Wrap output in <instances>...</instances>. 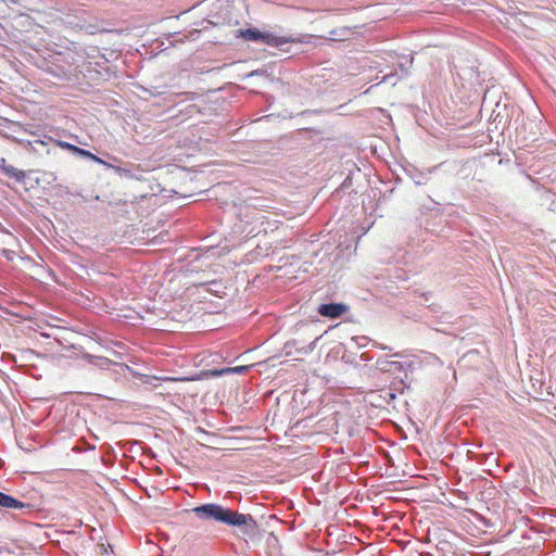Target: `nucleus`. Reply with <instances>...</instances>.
<instances>
[{
    "instance_id": "nucleus-3",
    "label": "nucleus",
    "mask_w": 556,
    "mask_h": 556,
    "mask_svg": "<svg viewBox=\"0 0 556 556\" xmlns=\"http://www.w3.org/2000/svg\"><path fill=\"white\" fill-rule=\"evenodd\" d=\"M377 367L383 372H389L394 376L404 374V376L407 377V372L413 371L414 364L413 362H397L389 361L387 358H379L377 361Z\"/></svg>"
},
{
    "instance_id": "nucleus-12",
    "label": "nucleus",
    "mask_w": 556,
    "mask_h": 556,
    "mask_svg": "<svg viewBox=\"0 0 556 556\" xmlns=\"http://www.w3.org/2000/svg\"><path fill=\"white\" fill-rule=\"evenodd\" d=\"M248 366H237V367H228L224 368L222 370H216L214 375H223V374H229V372H236V374H243L248 370Z\"/></svg>"
},
{
    "instance_id": "nucleus-4",
    "label": "nucleus",
    "mask_w": 556,
    "mask_h": 556,
    "mask_svg": "<svg viewBox=\"0 0 556 556\" xmlns=\"http://www.w3.org/2000/svg\"><path fill=\"white\" fill-rule=\"evenodd\" d=\"M349 306L343 303L320 304L317 308L319 315L329 318H338L348 312Z\"/></svg>"
},
{
    "instance_id": "nucleus-10",
    "label": "nucleus",
    "mask_w": 556,
    "mask_h": 556,
    "mask_svg": "<svg viewBox=\"0 0 556 556\" xmlns=\"http://www.w3.org/2000/svg\"><path fill=\"white\" fill-rule=\"evenodd\" d=\"M85 357L89 359L90 364L98 366L102 369L109 368V366L112 364V362L106 357H98L92 356L90 354L86 355Z\"/></svg>"
},
{
    "instance_id": "nucleus-18",
    "label": "nucleus",
    "mask_w": 556,
    "mask_h": 556,
    "mask_svg": "<svg viewBox=\"0 0 556 556\" xmlns=\"http://www.w3.org/2000/svg\"><path fill=\"white\" fill-rule=\"evenodd\" d=\"M317 339H315L313 342L309 343V345L307 346V349L305 350V353H311L314 351L315 349V342H316Z\"/></svg>"
},
{
    "instance_id": "nucleus-8",
    "label": "nucleus",
    "mask_w": 556,
    "mask_h": 556,
    "mask_svg": "<svg viewBox=\"0 0 556 556\" xmlns=\"http://www.w3.org/2000/svg\"><path fill=\"white\" fill-rule=\"evenodd\" d=\"M241 36H242V38H244L245 40H249V41L265 40V38H266V35L262 34L257 29H252V28L242 30Z\"/></svg>"
},
{
    "instance_id": "nucleus-7",
    "label": "nucleus",
    "mask_w": 556,
    "mask_h": 556,
    "mask_svg": "<svg viewBox=\"0 0 556 556\" xmlns=\"http://www.w3.org/2000/svg\"><path fill=\"white\" fill-rule=\"evenodd\" d=\"M354 34L352 27L341 26L329 31V38L334 41H343Z\"/></svg>"
},
{
    "instance_id": "nucleus-14",
    "label": "nucleus",
    "mask_w": 556,
    "mask_h": 556,
    "mask_svg": "<svg viewBox=\"0 0 556 556\" xmlns=\"http://www.w3.org/2000/svg\"><path fill=\"white\" fill-rule=\"evenodd\" d=\"M48 72L51 73L54 77L63 78L66 76V73L63 68L59 66H49Z\"/></svg>"
},
{
    "instance_id": "nucleus-11",
    "label": "nucleus",
    "mask_w": 556,
    "mask_h": 556,
    "mask_svg": "<svg viewBox=\"0 0 556 556\" xmlns=\"http://www.w3.org/2000/svg\"><path fill=\"white\" fill-rule=\"evenodd\" d=\"M12 125H13V127H17L22 131H24L26 134H29V135H31L35 138H40L41 137V131H40L39 127H37V126L29 125L27 127H24V126H22L18 123H12Z\"/></svg>"
},
{
    "instance_id": "nucleus-22",
    "label": "nucleus",
    "mask_w": 556,
    "mask_h": 556,
    "mask_svg": "<svg viewBox=\"0 0 556 556\" xmlns=\"http://www.w3.org/2000/svg\"><path fill=\"white\" fill-rule=\"evenodd\" d=\"M394 357H400L401 356V353H394L393 354Z\"/></svg>"
},
{
    "instance_id": "nucleus-9",
    "label": "nucleus",
    "mask_w": 556,
    "mask_h": 556,
    "mask_svg": "<svg viewBox=\"0 0 556 556\" xmlns=\"http://www.w3.org/2000/svg\"><path fill=\"white\" fill-rule=\"evenodd\" d=\"M2 173L10 178L16 179L17 181H23L25 178V173L21 169L15 168L12 165H7L5 167H3Z\"/></svg>"
},
{
    "instance_id": "nucleus-5",
    "label": "nucleus",
    "mask_w": 556,
    "mask_h": 556,
    "mask_svg": "<svg viewBox=\"0 0 556 556\" xmlns=\"http://www.w3.org/2000/svg\"><path fill=\"white\" fill-rule=\"evenodd\" d=\"M414 58L408 55H396L393 70L400 72V78L406 77L413 65Z\"/></svg>"
},
{
    "instance_id": "nucleus-17",
    "label": "nucleus",
    "mask_w": 556,
    "mask_h": 556,
    "mask_svg": "<svg viewBox=\"0 0 556 556\" xmlns=\"http://www.w3.org/2000/svg\"><path fill=\"white\" fill-rule=\"evenodd\" d=\"M394 77V73L391 72L390 74H387L383 76L382 81L383 83H391L392 85H395V81H392L391 79Z\"/></svg>"
},
{
    "instance_id": "nucleus-21",
    "label": "nucleus",
    "mask_w": 556,
    "mask_h": 556,
    "mask_svg": "<svg viewBox=\"0 0 556 556\" xmlns=\"http://www.w3.org/2000/svg\"><path fill=\"white\" fill-rule=\"evenodd\" d=\"M379 348H380L381 350H390V348H389V346H386V345H382V344H379Z\"/></svg>"
},
{
    "instance_id": "nucleus-16",
    "label": "nucleus",
    "mask_w": 556,
    "mask_h": 556,
    "mask_svg": "<svg viewBox=\"0 0 556 556\" xmlns=\"http://www.w3.org/2000/svg\"><path fill=\"white\" fill-rule=\"evenodd\" d=\"M52 142H54L56 146L63 148V149H66L68 151L72 150V148L74 147V144L72 143H68V142H65V141H56V140H53Z\"/></svg>"
},
{
    "instance_id": "nucleus-13",
    "label": "nucleus",
    "mask_w": 556,
    "mask_h": 556,
    "mask_svg": "<svg viewBox=\"0 0 556 556\" xmlns=\"http://www.w3.org/2000/svg\"><path fill=\"white\" fill-rule=\"evenodd\" d=\"M77 155L80 157L90 159L99 164H104V165L106 164L103 160H101L97 155L92 154L90 151L85 150L83 148L79 149V152L77 153Z\"/></svg>"
},
{
    "instance_id": "nucleus-20",
    "label": "nucleus",
    "mask_w": 556,
    "mask_h": 556,
    "mask_svg": "<svg viewBox=\"0 0 556 556\" xmlns=\"http://www.w3.org/2000/svg\"><path fill=\"white\" fill-rule=\"evenodd\" d=\"M79 149H80L79 147L74 146V147L72 148L71 152H72L73 154L77 155V153L79 152Z\"/></svg>"
},
{
    "instance_id": "nucleus-2",
    "label": "nucleus",
    "mask_w": 556,
    "mask_h": 556,
    "mask_svg": "<svg viewBox=\"0 0 556 556\" xmlns=\"http://www.w3.org/2000/svg\"><path fill=\"white\" fill-rule=\"evenodd\" d=\"M2 137L12 142H15V143L22 146L26 151L34 152V153H40L39 148L43 149L49 144L50 141H53V138L49 137L47 135H45L40 138H36L34 140H26V139L18 138L16 136L10 135V134H2Z\"/></svg>"
},
{
    "instance_id": "nucleus-15",
    "label": "nucleus",
    "mask_w": 556,
    "mask_h": 556,
    "mask_svg": "<svg viewBox=\"0 0 556 556\" xmlns=\"http://www.w3.org/2000/svg\"><path fill=\"white\" fill-rule=\"evenodd\" d=\"M22 0H0V5H4L8 9H12V5H21Z\"/></svg>"
},
{
    "instance_id": "nucleus-19",
    "label": "nucleus",
    "mask_w": 556,
    "mask_h": 556,
    "mask_svg": "<svg viewBox=\"0 0 556 556\" xmlns=\"http://www.w3.org/2000/svg\"><path fill=\"white\" fill-rule=\"evenodd\" d=\"M8 164H7V161L4 157H0V169L1 172H3V167H5Z\"/></svg>"
},
{
    "instance_id": "nucleus-6",
    "label": "nucleus",
    "mask_w": 556,
    "mask_h": 556,
    "mask_svg": "<svg viewBox=\"0 0 556 556\" xmlns=\"http://www.w3.org/2000/svg\"><path fill=\"white\" fill-rule=\"evenodd\" d=\"M26 505L25 503L16 500L15 497L0 492V508L22 509Z\"/></svg>"
},
{
    "instance_id": "nucleus-1",
    "label": "nucleus",
    "mask_w": 556,
    "mask_h": 556,
    "mask_svg": "<svg viewBox=\"0 0 556 556\" xmlns=\"http://www.w3.org/2000/svg\"><path fill=\"white\" fill-rule=\"evenodd\" d=\"M191 511L201 520L237 527L240 536L245 541L253 540L258 535V525L249 514H241L215 503L197 506Z\"/></svg>"
}]
</instances>
